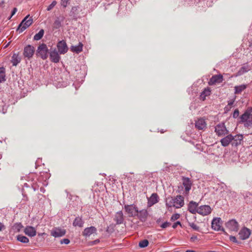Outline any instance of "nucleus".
<instances>
[{
    "instance_id": "obj_1",
    "label": "nucleus",
    "mask_w": 252,
    "mask_h": 252,
    "mask_svg": "<svg viewBox=\"0 0 252 252\" xmlns=\"http://www.w3.org/2000/svg\"><path fill=\"white\" fill-rule=\"evenodd\" d=\"M166 206L176 208H180L184 205V198L181 195H177L175 197H168L166 199Z\"/></svg>"
},
{
    "instance_id": "obj_2",
    "label": "nucleus",
    "mask_w": 252,
    "mask_h": 252,
    "mask_svg": "<svg viewBox=\"0 0 252 252\" xmlns=\"http://www.w3.org/2000/svg\"><path fill=\"white\" fill-rule=\"evenodd\" d=\"M252 108L247 110L240 117L239 123L244 124L245 127L249 128L252 126Z\"/></svg>"
},
{
    "instance_id": "obj_3",
    "label": "nucleus",
    "mask_w": 252,
    "mask_h": 252,
    "mask_svg": "<svg viewBox=\"0 0 252 252\" xmlns=\"http://www.w3.org/2000/svg\"><path fill=\"white\" fill-rule=\"evenodd\" d=\"M32 17H29V15L26 16L19 25L17 31H19L20 32H23L32 24Z\"/></svg>"
},
{
    "instance_id": "obj_4",
    "label": "nucleus",
    "mask_w": 252,
    "mask_h": 252,
    "mask_svg": "<svg viewBox=\"0 0 252 252\" xmlns=\"http://www.w3.org/2000/svg\"><path fill=\"white\" fill-rule=\"evenodd\" d=\"M49 50L47 45L44 43L40 44L36 50V54L43 60H46L48 57Z\"/></svg>"
},
{
    "instance_id": "obj_5",
    "label": "nucleus",
    "mask_w": 252,
    "mask_h": 252,
    "mask_svg": "<svg viewBox=\"0 0 252 252\" xmlns=\"http://www.w3.org/2000/svg\"><path fill=\"white\" fill-rule=\"evenodd\" d=\"M124 209L130 217H134L138 215V210L134 204L125 205Z\"/></svg>"
},
{
    "instance_id": "obj_6",
    "label": "nucleus",
    "mask_w": 252,
    "mask_h": 252,
    "mask_svg": "<svg viewBox=\"0 0 252 252\" xmlns=\"http://www.w3.org/2000/svg\"><path fill=\"white\" fill-rule=\"evenodd\" d=\"M183 185L185 188V191L183 193L185 195H188L189 190L192 185L191 180L188 177H182Z\"/></svg>"
},
{
    "instance_id": "obj_7",
    "label": "nucleus",
    "mask_w": 252,
    "mask_h": 252,
    "mask_svg": "<svg viewBox=\"0 0 252 252\" xmlns=\"http://www.w3.org/2000/svg\"><path fill=\"white\" fill-rule=\"evenodd\" d=\"M215 132L219 136H223L228 133V130L226 129L224 123L217 125L215 126Z\"/></svg>"
},
{
    "instance_id": "obj_8",
    "label": "nucleus",
    "mask_w": 252,
    "mask_h": 252,
    "mask_svg": "<svg viewBox=\"0 0 252 252\" xmlns=\"http://www.w3.org/2000/svg\"><path fill=\"white\" fill-rule=\"evenodd\" d=\"M226 227L231 231L237 232L239 229V224L234 219L231 220L226 223Z\"/></svg>"
},
{
    "instance_id": "obj_9",
    "label": "nucleus",
    "mask_w": 252,
    "mask_h": 252,
    "mask_svg": "<svg viewBox=\"0 0 252 252\" xmlns=\"http://www.w3.org/2000/svg\"><path fill=\"white\" fill-rule=\"evenodd\" d=\"M34 51L35 50L33 46L28 45L24 48L23 55L25 57L30 59L33 55Z\"/></svg>"
},
{
    "instance_id": "obj_10",
    "label": "nucleus",
    "mask_w": 252,
    "mask_h": 252,
    "mask_svg": "<svg viewBox=\"0 0 252 252\" xmlns=\"http://www.w3.org/2000/svg\"><path fill=\"white\" fill-rule=\"evenodd\" d=\"M221 220L220 218H214L212 221V229L216 231L222 230L224 231L223 228L221 229Z\"/></svg>"
},
{
    "instance_id": "obj_11",
    "label": "nucleus",
    "mask_w": 252,
    "mask_h": 252,
    "mask_svg": "<svg viewBox=\"0 0 252 252\" xmlns=\"http://www.w3.org/2000/svg\"><path fill=\"white\" fill-rule=\"evenodd\" d=\"M251 234V231L250 229L247 227L242 228L239 232V238L243 240L248 239Z\"/></svg>"
},
{
    "instance_id": "obj_12",
    "label": "nucleus",
    "mask_w": 252,
    "mask_h": 252,
    "mask_svg": "<svg viewBox=\"0 0 252 252\" xmlns=\"http://www.w3.org/2000/svg\"><path fill=\"white\" fill-rule=\"evenodd\" d=\"M58 52L60 54H64L68 51V48L65 41L63 40L60 41L57 44Z\"/></svg>"
},
{
    "instance_id": "obj_13",
    "label": "nucleus",
    "mask_w": 252,
    "mask_h": 252,
    "mask_svg": "<svg viewBox=\"0 0 252 252\" xmlns=\"http://www.w3.org/2000/svg\"><path fill=\"white\" fill-rule=\"evenodd\" d=\"M59 52H58L56 49H54L52 51H50L49 52L50 59L51 62L58 63L59 62L61 57L59 54Z\"/></svg>"
},
{
    "instance_id": "obj_14",
    "label": "nucleus",
    "mask_w": 252,
    "mask_h": 252,
    "mask_svg": "<svg viewBox=\"0 0 252 252\" xmlns=\"http://www.w3.org/2000/svg\"><path fill=\"white\" fill-rule=\"evenodd\" d=\"M211 208L209 205H202L198 208V213L202 216H206L210 214Z\"/></svg>"
},
{
    "instance_id": "obj_15",
    "label": "nucleus",
    "mask_w": 252,
    "mask_h": 252,
    "mask_svg": "<svg viewBox=\"0 0 252 252\" xmlns=\"http://www.w3.org/2000/svg\"><path fill=\"white\" fill-rule=\"evenodd\" d=\"M243 136L242 134L236 135L233 136V139L231 141V145L232 146L237 147L241 145L243 142Z\"/></svg>"
},
{
    "instance_id": "obj_16",
    "label": "nucleus",
    "mask_w": 252,
    "mask_h": 252,
    "mask_svg": "<svg viewBox=\"0 0 252 252\" xmlns=\"http://www.w3.org/2000/svg\"><path fill=\"white\" fill-rule=\"evenodd\" d=\"M26 235L29 237H32L36 235V230L35 228L31 226H27L24 230Z\"/></svg>"
},
{
    "instance_id": "obj_17",
    "label": "nucleus",
    "mask_w": 252,
    "mask_h": 252,
    "mask_svg": "<svg viewBox=\"0 0 252 252\" xmlns=\"http://www.w3.org/2000/svg\"><path fill=\"white\" fill-rule=\"evenodd\" d=\"M223 80L222 75L221 74L215 75L213 76L209 82V84L210 85H214L217 83H220L222 82Z\"/></svg>"
},
{
    "instance_id": "obj_18",
    "label": "nucleus",
    "mask_w": 252,
    "mask_h": 252,
    "mask_svg": "<svg viewBox=\"0 0 252 252\" xmlns=\"http://www.w3.org/2000/svg\"><path fill=\"white\" fill-rule=\"evenodd\" d=\"M195 126L197 129L202 130L206 127V123L203 118H200L195 122Z\"/></svg>"
},
{
    "instance_id": "obj_19",
    "label": "nucleus",
    "mask_w": 252,
    "mask_h": 252,
    "mask_svg": "<svg viewBox=\"0 0 252 252\" xmlns=\"http://www.w3.org/2000/svg\"><path fill=\"white\" fill-rule=\"evenodd\" d=\"M198 204L195 202L191 201L188 205V210L192 214L198 213Z\"/></svg>"
},
{
    "instance_id": "obj_20",
    "label": "nucleus",
    "mask_w": 252,
    "mask_h": 252,
    "mask_svg": "<svg viewBox=\"0 0 252 252\" xmlns=\"http://www.w3.org/2000/svg\"><path fill=\"white\" fill-rule=\"evenodd\" d=\"M96 232V229L94 226H90L89 227L86 228L83 232V235L87 237L90 236L92 234L95 233Z\"/></svg>"
},
{
    "instance_id": "obj_21",
    "label": "nucleus",
    "mask_w": 252,
    "mask_h": 252,
    "mask_svg": "<svg viewBox=\"0 0 252 252\" xmlns=\"http://www.w3.org/2000/svg\"><path fill=\"white\" fill-rule=\"evenodd\" d=\"M233 139V136L231 134H229L220 140V142L222 146L226 147L230 143H231V141Z\"/></svg>"
},
{
    "instance_id": "obj_22",
    "label": "nucleus",
    "mask_w": 252,
    "mask_h": 252,
    "mask_svg": "<svg viewBox=\"0 0 252 252\" xmlns=\"http://www.w3.org/2000/svg\"><path fill=\"white\" fill-rule=\"evenodd\" d=\"M66 231L61 228H56L51 232V235L55 237H60L65 235Z\"/></svg>"
},
{
    "instance_id": "obj_23",
    "label": "nucleus",
    "mask_w": 252,
    "mask_h": 252,
    "mask_svg": "<svg viewBox=\"0 0 252 252\" xmlns=\"http://www.w3.org/2000/svg\"><path fill=\"white\" fill-rule=\"evenodd\" d=\"M251 69V66L247 64H244L238 71L236 76H241L247 72Z\"/></svg>"
},
{
    "instance_id": "obj_24",
    "label": "nucleus",
    "mask_w": 252,
    "mask_h": 252,
    "mask_svg": "<svg viewBox=\"0 0 252 252\" xmlns=\"http://www.w3.org/2000/svg\"><path fill=\"white\" fill-rule=\"evenodd\" d=\"M115 221H116L117 224H122L124 222V216L122 211H120L116 213L115 218Z\"/></svg>"
},
{
    "instance_id": "obj_25",
    "label": "nucleus",
    "mask_w": 252,
    "mask_h": 252,
    "mask_svg": "<svg viewBox=\"0 0 252 252\" xmlns=\"http://www.w3.org/2000/svg\"><path fill=\"white\" fill-rule=\"evenodd\" d=\"M158 201V196L157 193H154L150 197L148 201V205L150 206L153 205Z\"/></svg>"
},
{
    "instance_id": "obj_26",
    "label": "nucleus",
    "mask_w": 252,
    "mask_h": 252,
    "mask_svg": "<svg viewBox=\"0 0 252 252\" xmlns=\"http://www.w3.org/2000/svg\"><path fill=\"white\" fill-rule=\"evenodd\" d=\"M148 216V212L146 210H142L139 212H138L137 216L138 218L142 221H144L146 220Z\"/></svg>"
},
{
    "instance_id": "obj_27",
    "label": "nucleus",
    "mask_w": 252,
    "mask_h": 252,
    "mask_svg": "<svg viewBox=\"0 0 252 252\" xmlns=\"http://www.w3.org/2000/svg\"><path fill=\"white\" fill-rule=\"evenodd\" d=\"M83 44L81 42H79L78 45L71 46L70 47V50L72 52L76 53H79L82 51Z\"/></svg>"
},
{
    "instance_id": "obj_28",
    "label": "nucleus",
    "mask_w": 252,
    "mask_h": 252,
    "mask_svg": "<svg viewBox=\"0 0 252 252\" xmlns=\"http://www.w3.org/2000/svg\"><path fill=\"white\" fill-rule=\"evenodd\" d=\"M64 20V17L63 16L59 17L56 18L54 23V28L56 29H58L62 26V22H63Z\"/></svg>"
},
{
    "instance_id": "obj_29",
    "label": "nucleus",
    "mask_w": 252,
    "mask_h": 252,
    "mask_svg": "<svg viewBox=\"0 0 252 252\" xmlns=\"http://www.w3.org/2000/svg\"><path fill=\"white\" fill-rule=\"evenodd\" d=\"M21 61V58L18 54H14L12 57L11 62L13 66H16Z\"/></svg>"
},
{
    "instance_id": "obj_30",
    "label": "nucleus",
    "mask_w": 252,
    "mask_h": 252,
    "mask_svg": "<svg viewBox=\"0 0 252 252\" xmlns=\"http://www.w3.org/2000/svg\"><path fill=\"white\" fill-rule=\"evenodd\" d=\"M247 88V85L242 84L239 86H237L234 87L235 94H241L242 91L245 90Z\"/></svg>"
},
{
    "instance_id": "obj_31",
    "label": "nucleus",
    "mask_w": 252,
    "mask_h": 252,
    "mask_svg": "<svg viewBox=\"0 0 252 252\" xmlns=\"http://www.w3.org/2000/svg\"><path fill=\"white\" fill-rule=\"evenodd\" d=\"M84 221L80 217H76L73 222V225L74 226H79L80 227H82Z\"/></svg>"
},
{
    "instance_id": "obj_32",
    "label": "nucleus",
    "mask_w": 252,
    "mask_h": 252,
    "mask_svg": "<svg viewBox=\"0 0 252 252\" xmlns=\"http://www.w3.org/2000/svg\"><path fill=\"white\" fill-rule=\"evenodd\" d=\"M16 237L17 240L21 243L27 244L29 242V238L24 235L20 234L17 235Z\"/></svg>"
},
{
    "instance_id": "obj_33",
    "label": "nucleus",
    "mask_w": 252,
    "mask_h": 252,
    "mask_svg": "<svg viewBox=\"0 0 252 252\" xmlns=\"http://www.w3.org/2000/svg\"><path fill=\"white\" fill-rule=\"evenodd\" d=\"M5 80V69L4 67H0V83Z\"/></svg>"
},
{
    "instance_id": "obj_34",
    "label": "nucleus",
    "mask_w": 252,
    "mask_h": 252,
    "mask_svg": "<svg viewBox=\"0 0 252 252\" xmlns=\"http://www.w3.org/2000/svg\"><path fill=\"white\" fill-rule=\"evenodd\" d=\"M44 33V31L43 29H41L39 31V32L35 34L33 37V39L34 40H39L42 38Z\"/></svg>"
},
{
    "instance_id": "obj_35",
    "label": "nucleus",
    "mask_w": 252,
    "mask_h": 252,
    "mask_svg": "<svg viewBox=\"0 0 252 252\" xmlns=\"http://www.w3.org/2000/svg\"><path fill=\"white\" fill-rule=\"evenodd\" d=\"M210 93L211 92L209 89H205L200 94L201 99L203 100H205L206 96L209 95L210 94Z\"/></svg>"
},
{
    "instance_id": "obj_36",
    "label": "nucleus",
    "mask_w": 252,
    "mask_h": 252,
    "mask_svg": "<svg viewBox=\"0 0 252 252\" xmlns=\"http://www.w3.org/2000/svg\"><path fill=\"white\" fill-rule=\"evenodd\" d=\"M149 244V241L146 240H143L139 242V246L140 248H145Z\"/></svg>"
},
{
    "instance_id": "obj_37",
    "label": "nucleus",
    "mask_w": 252,
    "mask_h": 252,
    "mask_svg": "<svg viewBox=\"0 0 252 252\" xmlns=\"http://www.w3.org/2000/svg\"><path fill=\"white\" fill-rule=\"evenodd\" d=\"M23 227V226L21 223H16L13 226L14 229L17 232H19Z\"/></svg>"
},
{
    "instance_id": "obj_38",
    "label": "nucleus",
    "mask_w": 252,
    "mask_h": 252,
    "mask_svg": "<svg viewBox=\"0 0 252 252\" xmlns=\"http://www.w3.org/2000/svg\"><path fill=\"white\" fill-rule=\"evenodd\" d=\"M189 226H190L193 230L199 231V227L196 224L193 222H189Z\"/></svg>"
},
{
    "instance_id": "obj_39",
    "label": "nucleus",
    "mask_w": 252,
    "mask_h": 252,
    "mask_svg": "<svg viewBox=\"0 0 252 252\" xmlns=\"http://www.w3.org/2000/svg\"><path fill=\"white\" fill-rule=\"evenodd\" d=\"M56 4H57V2L56 1L54 0L53 1H52V2L48 6V7L47 8V11L51 10L56 5Z\"/></svg>"
},
{
    "instance_id": "obj_40",
    "label": "nucleus",
    "mask_w": 252,
    "mask_h": 252,
    "mask_svg": "<svg viewBox=\"0 0 252 252\" xmlns=\"http://www.w3.org/2000/svg\"><path fill=\"white\" fill-rule=\"evenodd\" d=\"M171 225V223L166 221L163 223L161 225L160 227L162 228H165L168 226H169Z\"/></svg>"
},
{
    "instance_id": "obj_41",
    "label": "nucleus",
    "mask_w": 252,
    "mask_h": 252,
    "mask_svg": "<svg viewBox=\"0 0 252 252\" xmlns=\"http://www.w3.org/2000/svg\"><path fill=\"white\" fill-rule=\"evenodd\" d=\"M229 239L231 242H233L236 244H239V242L237 241L236 238L235 236H230L229 237Z\"/></svg>"
},
{
    "instance_id": "obj_42",
    "label": "nucleus",
    "mask_w": 252,
    "mask_h": 252,
    "mask_svg": "<svg viewBox=\"0 0 252 252\" xmlns=\"http://www.w3.org/2000/svg\"><path fill=\"white\" fill-rule=\"evenodd\" d=\"M69 0H61V5L64 7H66L68 4Z\"/></svg>"
},
{
    "instance_id": "obj_43",
    "label": "nucleus",
    "mask_w": 252,
    "mask_h": 252,
    "mask_svg": "<svg viewBox=\"0 0 252 252\" xmlns=\"http://www.w3.org/2000/svg\"><path fill=\"white\" fill-rule=\"evenodd\" d=\"M239 111L238 109H236L234 110L233 114V117L234 118H236L239 116Z\"/></svg>"
},
{
    "instance_id": "obj_44",
    "label": "nucleus",
    "mask_w": 252,
    "mask_h": 252,
    "mask_svg": "<svg viewBox=\"0 0 252 252\" xmlns=\"http://www.w3.org/2000/svg\"><path fill=\"white\" fill-rule=\"evenodd\" d=\"M70 243V240L68 239L65 238L61 240V244H68Z\"/></svg>"
},
{
    "instance_id": "obj_45",
    "label": "nucleus",
    "mask_w": 252,
    "mask_h": 252,
    "mask_svg": "<svg viewBox=\"0 0 252 252\" xmlns=\"http://www.w3.org/2000/svg\"><path fill=\"white\" fill-rule=\"evenodd\" d=\"M179 215L178 214H174L173 215H172V216L171 217V220H177L179 218Z\"/></svg>"
},
{
    "instance_id": "obj_46",
    "label": "nucleus",
    "mask_w": 252,
    "mask_h": 252,
    "mask_svg": "<svg viewBox=\"0 0 252 252\" xmlns=\"http://www.w3.org/2000/svg\"><path fill=\"white\" fill-rule=\"evenodd\" d=\"M99 242V240L98 239H96L94 241L89 242V245H94L97 244Z\"/></svg>"
},
{
    "instance_id": "obj_47",
    "label": "nucleus",
    "mask_w": 252,
    "mask_h": 252,
    "mask_svg": "<svg viewBox=\"0 0 252 252\" xmlns=\"http://www.w3.org/2000/svg\"><path fill=\"white\" fill-rule=\"evenodd\" d=\"M178 225H181V223L179 221H177L176 222H175L174 223H173V224L172 225V227L175 229L177 227Z\"/></svg>"
},
{
    "instance_id": "obj_48",
    "label": "nucleus",
    "mask_w": 252,
    "mask_h": 252,
    "mask_svg": "<svg viewBox=\"0 0 252 252\" xmlns=\"http://www.w3.org/2000/svg\"><path fill=\"white\" fill-rule=\"evenodd\" d=\"M235 98H234L233 99L230 100L228 102V105L229 106H231L232 104H233L234 101H235Z\"/></svg>"
},
{
    "instance_id": "obj_49",
    "label": "nucleus",
    "mask_w": 252,
    "mask_h": 252,
    "mask_svg": "<svg viewBox=\"0 0 252 252\" xmlns=\"http://www.w3.org/2000/svg\"><path fill=\"white\" fill-rule=\"evenodd\" d=\"M251 196H252V194L250 193H247L246 194V196H245L246 199V201H250V200H248V199H247V198L249 197H251Z\"/></svg>"
},
{
    "instance_id": "obj_50",
    "label": "nucleus",
    "mask_w": 252,
    "mask_h": 252,
    "mask_svg": "<svg viewBox=\"0 0 252 252\" xmlns=\"http://www.w3.org/2000/svg\"><path fill=\"white\" fill-rule=\"evenodd\" d=\"M17 9L16 8H14L11 12V17H12V16H13L15 13L16 12H17Z\"/></svg>"
},
{
    "instance_id": "obj_51",
    "label": "nucleus",
    "mask_w": 252,
    "mask_h": 252,
    "mask_svg": "<svg viewBox=\"0 0 252 252\" xmlns=\"http://www.w3.org/2000/svg\"><path fill=\"white\" fill-rule=\"evenodd\" d=\"M4 229H5L4 225L2 223L0 222V231Z\"/></svg>"
},
{
    "instance_id": "obj_52",
    "label": "nucleus",
    "mask_w": 252,
    "mask_h": 252,
    "mask_svg": "<svg viewBox=\"0 0 252 252\" xmlns=\"http://www.w3.org/2000/svg\"><path fill=\"white\" fill-rule=\"evenodd\" d=\"M185 252H196L193 251V250H187Z\"/></svg>"
},
{
    "instance_id": "obj_53",
    "label": "nucleus",
    "mask_w": 252,
    "mask_h": 252,
    "mask_svg": "<svg viewBox=\"0 0 252 252\" xmlns=\"http://www.w3.org/2000/svg\"><path fill=\"white\" fill-rule=\"evenodd\" d=\"M44 233H39L38 236H41L42 235L44 234Z\"/></svg>"
},
{
    "instance_id": "obj_54",
    "label": "nucleus",
    "mask_w": 252,
    "mask_h": 252,
    "mask_svg": "<svg viewBox=\"0 0 252 252\" xmlns=\"http://www.w3.org/2000/svg\"><path fill=\"white\" fill-rule=\"evenodd\" d=\"M33 189L34 190H35L37 189L35 187H33Z\"/></svg>"
},
{
    "instance_id": "obj_55",
    "label": "nucleus",
    "mask_w": 252,
    "mask_h": 252,
    "mask_svg": "<svg viewBox=\"0 0 252 252\" xmlns=\"http://www.w3.org/2000/svg\"><path fill=\"white\" fill-rule=\"evenodd\" d=\"M1 158V156H0V158Z\"/></svg>"
}]
</instances>
